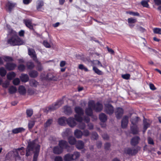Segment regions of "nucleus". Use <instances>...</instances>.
<instances>
[{
  "instance_id": "obj_1",
  "label": "nucleus",
  "mask_w": 161,
  "mask_h": 161,
  "mask_svg": "<svg viewBox=\"0 0 161 161\" xmlns=\"http://www.w3.org/2000/svg\"><path fill=\"white\" fill-rule=\"evenodd\" d=\"M40 148V146L38 144L37 140L29 142L28 145L26 149V156H29L34 152V154L33 161H37Z\"/></svg>"
},
{
  "instance_id": "obj_2",
  "label": "nucleus",
  "mask_w": 161,
  "mask_h": 161,
  "mask_svg": "<svg viewBox=\"0 0 161 161\" xmlns=\"http://www.w3.org/2000/svg\"><path fill=\"white\" fill-rule=\"evenodd\" d=\"M92 109H93L97 112L101 111L103 109V105L98 102L96 105L93 101H90L88 103V108L86 110V114L89 116H91L92 114Z\"/></svg>"
},
{
  "instance_id": "obj_3",
  "label": "nucleus",
  "mask_w": 161,
  "mask_h": 161,
  "mask_svg": "<svg viewBox=\"0 0 161 161\" xmlns=\"http://www.w3.org/2000/svg\"><path fill=\"white\" fill-rule=\"evenodd\" d=\"M7 42L13 46L21 45L24 43V41L17 36L16 33L8 40Z\"/></svg>"
},
{
  "instance_id": "obj_4",
  "label": "nucleus",
  "mask_w": 161,
  "mask_h": 161,
  "mask_svg": "<svg viewBox=\"0 0 161 161\" xmlns=\"http://www.w3.org/2000/svg\"><path fill=\"white\" fill-rule=\"evenodd\" d=\"M68 146L67 142L64 141H61L59 142V146L55 147L53 149V152L55 154L61 153L64 148H67Z\"/></svg>"
},
{
  "instance_id": "obj_5",
  "label": "nucleus",
  "mask_w": 161,
  "mask_h": 161,
  "mask_svg": "<svg viewBox=\"0 0 161 161\" xmlns=\"http://www.w3.org/2000/svg\"><path fill=\"white\" fill-rule=\"evenodd\" d=\"M139 120V118L138 117H135L134 118H132L131 119V122L133 125L134 127L132 126L131 127V130L134 134H137L138 132V129L137 127L135 126L136 124Z\"/></svg>"
},
{
  "instance_id": "obj_6",
  "label": "nucleus",
  "mask_w": 161,
  "mask_h": 161,
  "mask_svg": "<svg viewBox=\"0 0 161 161\" xmlns=\"http://www.w3.org/2000/svg\"><path fill=\"white\" fill-rule=\"evenodd\" d=\"M75 111L77 115H76L75 118L76 120L78 121H80L83 120L81 116L83 114V110L79 107H76L75 108Z\"/></svg>"
},
{
  "instance_id": "obj_7",
  "label": "nucleus",
  "mask_w": 161,
  "mask_h": 161,
  "mask_svg": "<svg viewBox=\"0 0 161 161\" xmlns=\"http://www.w3.org/2000/svg\"><path fill=\"white\" fill-rule=\"evenodd\" d=\"M58 124L61 125H64L67 123L69 126H70V118L69 117L67 118L63 117L58 119Z\"/></svg>"
},
{
  "instance_id": "obj_8",
  "label": "nucleus",
  "mask_w": 161,
  "mask_h": 161,
  "mask_svg": "<svg viewBox=\"0 0 161 161\" xmlns=\"http://www.w3.org/2000/svg\"><path fill=\"white\" fill-rule=\"evenodd\" d=\"M64 103V102L63 100H60L54 104H52L48 108V110L50 111H54L56 109L58 108L62 104Z\"/></svg>"
},
{
  "instance_id": "obj_9",
  "label": "nucleus",
  "mask_w": 161,
  "mask_h": 161,
  "mask_svg": "<svg viewBox=\"0 0 161 161\" xmlns=\"http://www.w3.org/2000/svg\"><path fill=\"white\" fill-rule=\"evenodd\" d=\"M76 143V147L78 149H81L84 146V144L83 142L81 141H79L77 142L74 138L71 137V145Z\"/></svg>"
},
{
  "instance_id": "obj_10",
  "label": "nucleus",
  "mask_w": 161,
  "mask_h": 161,
  "mask_svg": "<svg viewBox=\"0 0 161 161\" xmlns=\"http://www.w3.org/2000/svg\"><path fill=\"white\" fill-rule=\"evenodd\" d=\"M70 131L69 129H66L62 133L63 137L64 138H67L68 139V141L69 143L70 142Z\"/></svg>"
},
{
  "instance_id": "obj_11",
  "label": "nucleus",
  "mask_w": 161,
  "mask_h": 161,
  "mask_svg": "<svg viewBox=\"0 0 161 161\" xmlns=\"http://www.w3.org/2000/svg\"><path fill=\"white\" fill-rule=\"evenodd\" d=\"M105 111L108 114H111L114 112V108L113 107L109 104H105Z\"/></svg>"
},
{
  "instance_id": "obj_12",
  "label": "nucleus",
  "mask_w": 161,
  "mask_h": 161,
  "mask_svg": "<svg viewBox=\"0 0 161 161\" xmlns=\"http://www.w3.org/2000/svg\"><path fill=\"white\" fill-rule=\"evenodd\" d=\"M123 114V110L122 108H117L115 112L116 117L118 119H119Z\"/></svg>"
},
{
  "instance_id": "obj_13",
  "label": "nucleus",
  "mask_w": 161,
  "mask_h": 161,
  "mask_svg": "<svg viewBox=\"0 0 161 161\" xmlns=\"http://www.w3.org/2000/svg\"><path fill=\"white\" fill-rule=\"evenodd\" d=\"M23 149V147H21L20 148L15 149L13 150V153L14 157H15L16 159H20V157L19 155V152L20 151V150Z\"/></svg>"
},
{
  "instance_id": "obj_14",
  "label": "nucleus",
  "mask_w": 161,
  "mask_h": 161,
  "mask_svg": "<svg viewBox=\"0 0 161 161\" xmlns=\"http://www.w3.org/2000/svg\"><path fill=\"white\" fill-rule=\"evenodd\" d=\"M16 66V65L13 63H7L5 65L6 69L9 70H13Z\"/></svg>"
},
{
  "instance_id": "obj_15",
  "label": "nucleus",
  "mask_w": 161,
  "mask_h": 161,
  "mask_svg": "<svg viewBox=\"0 0 161 161\" xmlns=\"http://www.w3.org/2000/svg\"><path fill=\"white\" fill-rule=\"evenodd\" d=\"M128 123V117L125 116L121 121V126L123 128H125L127 126Z\"/></svg>"
},
{
  "instance_id": "obj_16",
  "label": "nucleus",
  "mask_w": 161,
  "mask_h": 161,
  "mask_svg": "<svg viewBox=\"0 0 161 161\" xmlns=\"http://www.w3.org/2000/svg\"><path fill=\"white\" fill-rule=\"evenodd\" d=\"M28 54L31 57L33 58L34 60L36 59V57L35 54V52L33 49L29 48L28 49Z\"/></svg>"
},
{
  "instance_id": "obj_17",
  "label": "nucleus",
  "mask_w": 161,
  "mask_h": 161,
  "mask_svg": "<svg viewBox=\"0 0 161 161\" xmlns=\"http://www.w3.org/2000/svg\"><path fill=\"white\" fill-rule=\"evenodd\" d=\"M24 22L27 27L31 30H33V26L32 25L31 20L30 19H26L24 20Z\"/></svg>"
},
{
  "instance_id": "obj_18",
  "label": "nucleus",
  "mask_w": 161,
  "mask_h": 161,
  "mask_svg": "<svg viewBox=\"0 0 161 161\" xmlns=\"http://www.w3.org/2000/svg\"><path fill=\"white\" fill-rule=\"evenodd\" d=\"M25 130V129L23 127H19L13 129L12 132L13 133L16 134L19 133H21L24 132Z\"/></svg>"
},
{
  "instance_id": "obj_19",
  "label": "nucleus",
  "mask_w": 161,
  "mask_h": 161,
  "mask_svg": "<svg viewBox=\"0 0 161 161\" xmlns=\"http://www.w3.org/2000/svg\"><path fill=\"white\" fill-rule=\"evenodd\" d=\"M20 78L22 82H25L28 81L29 80L28 76L27 74H22L20 76Z\"/></svg>"
},
{
  "instance_id": "obj_20",
  "label": "nucleus",
  "mask_w": 161,
  "mask_h": 161,
  "mask_svg": "<svg viewBox=\"0 0 161 161\" xmlns=\"http://www.w3.org/2000/svg\"><path fill=\"white\" fill-rule=\"evenodd\" d=\"M139 140L140 138L138 136H135L131 139V144L132 145L135 146L138 143Z\"/></svg>"
},
{
  "instance_id": "obj_21",
  "label": "nucleus",
  "mask_w": 161,
  "mask_h": 161,
  "mask_svg": "<svg viewBox=\"0 0 161 161\" xmlns=\"http://www.w3.org/2000/svg\"><path fill=\"white\" fill-rule=\"evenodd\" d=\"M63 112L66 115H69L70 113V107L69 106H65L63 108Z\"/></svg>"
},
{
  "instance_id": "obj_22",
  "label": "nucleus",
  "mask_w": 161,
  "mask_h": 161,
  "mask_svg": "<svg viewBox=\"0 0 161 161\" xmlns=\"http://www.w3.org/2000/svg\"><path fill=\"white\" fill-rule=\"evenodd\" d=\"M137 152V151L135 149H132L131 148H128L125 151L126 153L129 155H133L135 154Z\"/></svg>"
},
{
  "instance_id": "obj_23",
  "label": "nucleus",
  "mask_w": 161,
  "mask_h": 161,
  "mask_svg": "<svg viewBox=\"0 0 161 161\" xmlns=\"http://www.w3.org/2000/svg\"><path fill=\"white\" fill-rule=\"evenodd\" d=\"M19 92L21 94H25L26 92V90L25 87L23 86H20L19 88Z\"/></svg>"
},
{
  "instance_id": "obj_24",
  "label": "nucleus",
  "mask_w": 161,
  "mask_h": 161,
  "mask_svg": "<svg viewBox=\"0 0 161 161\" xmlns=\"http://www.w3.org/2000/svg\"><path fill=\"white\" fill-rule=\"evenodd\" d=\"M99 118L101 121L104 122L107 120V117L104 113H101L99 115Z\"/></svg>"
},
{
  "instance_id": "obj_25",
  "label": "nucleus",
  "mask_w": 161,
  "mask_h": 161,
  "mask_svg": "<svg viewBox=\"0 0 161 161\" xmlns=\"http://www.w3.org/2000/svg\"><path fill=\"white\" fill-rule=\"evenodd\" d=\"M17 90L16 87L12 86L8 88V92L10 94H12L15 93Z\"/></svg>"
},
{
  "instance_id": "obj_26",
  "label": "nucleus",
  "mask_w": 161,
  "mask_h": 161,
  "mask_svg": "<svg viewBox=\"0 0 161 161\" xmlns=\"http://www.w3.org/2000/svg\"><path fill=\"white\" fill-rule=\"evenodd\" d=\"M16 76V74L13 72H12L8 73L7 75V79L9 80H11L13 78Z\"/></svg>"
},
{
  "instance_id": "obj_27",
  "label": "nucleus",
  "mask_w": 161,
  "mask_h": 161,
  "mask_svg": "<svg viewBox=\"0 0 161 161\" xmlns=\"http://www.w3.org/2000/svg\"><path fill=\"white\" fill-rule=\"evenodd\" d=\"M37 72L35 70H32L29 73V75L32 78H35L38 75Z\"/></svg>"
},
{
  "instance_id": "obj_28",
  "label": "nucleus",
  "mask_w": 161,
  "mask_h": 161,
  "mask_svg": "<svg viewBox=\"0 0 161 161\" xmlns=\"http://www.w3.org/2000/svg\"><path fill=\"white\" fill-rule=\"evenodd\" d=\"M36 9L38 10L39 9L41 8L44 5L43 2L42 0H38L36 2Z\"/></svg>"
},
{
  "instance_id": "obj_29",
  "label": "nucleus",
  "mask_w": 161,
  "mask_h": 161,
  "mask_svg": "<svg viewBox=\"0 0 161 161\" xmlns=\"http://www.w3.org/2000/svg\"><path fill=\"white\" fill-rule=\"evenodd\" d=\"M15 4L8 2L6 4V7H7L8 10L10 12L12 9L15 6Z\"/></svg>"
},
{
  "instance_id": "obj_30",
  "label": "nucleus",
  "mask_w": 161,
  "mask_h": 161,
  "mask_svg": "<svg viewBox=\"0 0 161 161\" xmlns=\"http://www.w3.org/2000/svg\"><path fill=\"white\" fill-rule=\"evenodd\" d=\"M128 23L129 24V25L130 27H132L134 25H131V24L134 23L136 22V19L132 18H129L128 19Z\"/></svg>"
},
{
  "instance_id": "obj_31",
  "label": "nucleus",
  "mask_w": 161,
  "mask_h": 161,
  "mask_svg": "<svg viewBox=\"0 0 161 161\" xmlns=\"http://www.w3.org/2000/svg\"><path fill=\"white\" fill-rule=\"evenodd\" d=\"M83 133L82 131L80 130H76L75 132V136L77 138H80L82 136Z\"/></svg>"
},
{
  "instance_id": "obj_32",
  "label": "nucleus",
  "mask_w": 161,
  "mask_h": 161,
  "mask_svg": "<svg viewBox=\"0 0 161 161\" xmlns=\"http://www.w3.org/2000/svg\"><path fill=\"white\" fill-rule=\"evenodd\" d=\"M79 156V153L77 152H75L74 153L72 156H71V160H75L78 158Z\"/></svg>"
},
{
  "instance_id": "obj_33",
  "label": "nucleus",
  "mask_w": 161,
  "mask_h": 161,
  "mask_svg": "<svg viewBox=\"0 0 161 161\" xmlns=\"http://www.w3.org/2000/svg\"><path fill=\"white\" fill-rule=\"evenodd\" d=\"M6 71L4 68L1 67L0 68V75L2 76H4L6 74Z\"/></svg>"
},
{
  "instance_id": "obj_34",
  "label": "nucleus",
  "mask_w": 161,
  "mask_h": 161,
  "mask_svg": "<svg viewBox=\"0 0 161 161\" xmlns=\"http://www.w3.org/2000/svg\"><path fill=\"white\" fill-rule=\"evenodd\" d=\"M143 125H144V132L147 130V128L150 125L147 122V120L146 119L143 120Z\"/></svg>"
},
{
  "instance_id": "obj_35",
  "label": "nucleus",
  "mask_w": 161,
  "mask_h": 161,
  "mask_svg": "<svg viewBox=\"0 0 161 161\" xmlns=\"http://www.w3.org/2000/svg\"><path fill=\"white\" fill-rule=\"evenodd\" d=\"M93 69L94 71L99 75H102L103 74V73L102 71L99 70L98 68L94 66L93 67Z\"/></svg>"
},
{
  "instance_id": "obj_36",
  "label": "nucleus",
  "mask_w": 161,
  "mask_h": 161,
  "mask_svg": "<svg viewBox=\"0 0 161 161\" xmlns=\"http://www.w3.org/2000/svg\"><path fill=\"white\" fill-rule=\"evenodd\" d=\"M30 84L31 86L33 87H36L38 85V82L35 80H32L30 81Z\"/></svg>"
},
{
  "instance_id": "obj_37",
  "label": "nucleus",
  "mask_w": 161,
  "mask_h": 161,
  "mask_svg": "<svg viewBox=\"0 0 161 161\" xmlns=\"http://www.w3.org/2000/svg\"><path fill=\"white\" fill-rule=\"evenodd\" d=\"M53 120L52 119H48L44 124V127H47L50 126Z\"/></svg>"
},
{
  "instance_id": "obj_38",
  "label": "nucleus",
  "mask_w": 161,
  "mask_h": 161,
  "mask_svg": "<svg viewBox=\"0 0 161 161\" xmlns=\"http://www.w3.org/2000/svg\"><path fill=\"white\" fill-rule=\"evenodd\" d=\"M27 66L28 69H31L34 67V64L32 62H28L26 64Z\"/></svg>"
},
{
  "instance_id": "obj_39",
  "label": "nucleus",
  "mask_w": 161,
  "mask_h": 161,
  "mask_svg": "<svg viewBox=\"0 0 161 161\" xmlns=\"http://www.w3.org/2000/svg\"><path fill=\"white\" fill-rule=\"evenodd\" d=\"M26 113L27 116L30 117L33 114V111L32 109H28L26 110Z\"/></svg>"
},
{
  "instance_id": "obj_40",
  "label": "nucleus",
  "mask_w": 161,
  "mask_h": 161,
  "mask_svg": "<svg viewBox=\"0 0 161 161\" xmlns=\"http://www.w3.org/2000/svg\"><path fill=\"white\" fill-rule=\"evenodd\" d=\"M20 82V80L18 78L14 79L13 81V84L15 85H18L19 84Z\"/></svg>"
},
{
  "instance_id": "obj_41",
  "label": "nucleus",
  "mask_w": 161,
  "mask_h": 161,
  "mask_svg": "<svg viewBox=\"0 0 161 161\" xmlns=\"http://www.w3.org/2000/svg\"><path fill=\"white\" fill-rule=\"evenodd\" d=\"M127 14L135 16H139L140 14L137 12H133L132 11H128L126 12Z\"/></svg>"
},
{
  "instance_id": "obj_42",
  "label": "nucleus",
  "mask_w": 161,
  "mask_h": 161,
  "mask_svg": "<svg viewBox=\"0 0 161 161\" xmlns=\"http://www.w3.org/2000/svg\"><path fill=\"white\" fill-rule=\"evenodd\" d=\"M5 61L6 62H11L13 61V58L9 56H5L3 58Z\"/></svg>"
},
{
  "instance_id": "obj_43",
  "label": "nucleus",
  "mask_w": 161,
  "mask_h": 161,
  "mask_svg": "<svg viewBox=\"0 0 161 161\" xmlns=\"http://www.w3.org/2000/svg\"><path fill=\"white\" fill-rule=\"evenodd\" d=\"M78 67L80 69L84 70L85 71H88V69L86 67H85L83 64H79Z\"/></svg>"
},
{
  "instance_id": "obj_44",
  "label": "nucleus",
  "mask_w": 161,
  "mask_h": 161,
  "mask_svg": "<svg viewBox=\"0 0 161 161\" xmlns=\"http://www.w3.org/2000/svg\"><path fill=\"white\" fill-rule=\"evenodd\" d=\"M65 161H70V154L69 153L66 154L64 158Z\"/></svg>"
},
{
  "instance_id": "obj_45",
  "label": "nucleus",
  "mask_w": 161,
  "mask_h": 161,
  "mask_svg": "<svg viewBox=\"0 0 161 161\" xmlns=\"http://www.w3.org/2000/svg\"><path fill=\"white\" fill-rule=\"evenodd\" d=\"M35 125V121H30L28 123V127L29 129H31Z\"/></svg>"
},
{
  "instance_id": "obj_46",
  "label": "nucleus",
  "mask_w": 161,
  "mask_h": 161,
  "mask_svg": "<svg viewBox=\"0 0 161 161\" xmlns=\"http://www.w3.org/2000/svg\"><path fill=\"white\" fill-rule=\"evenodd\" d=\"M25 66L23 64H20L18 66V68L19 70L21 71H24L25 69Z\"/></svg>"
},
{
  "instance_id": "obj_47",
  "label": "nucleus",
  "mask_w": 161,
  "mask_h": 161,
  "mask_svg": "<svg viewBox=\"0 0 161 161\" xmlns=\"http://www.w3.org/2000/svg\"><path fill=\"white\" fill-rule=\"evenodd\" d=\"M153 30L154 33L159 34L161 35V29L159 28H155L153 29Z\"/></svg>"
},
{
  "instance_id": "obj_48",
  "label": "nucleus",
  "mask_w": 161,
  "mask_h": 161,
  "mask_svg": "<svg viewBox=\"0 0 161 161\" xmlns=\"http://www.w3.org/2000/svg\"><path fill=\"white\" fill-rule=\"evenodd\" d=\"M141 4L144 7L148 8L149 6L147 2L145 0L142 1L141 2Z\"/></svg>"
},
{
  "instance_id": "obj_49",
  "label": "nucleus",
  "mask_w": 161,
  "mask_h": 161,
  "mask_svg": "<svg viewBox=\"0 0 161 161\" xmlns=\"http://www.w3.org/2000/svg\"><path fill=\"white\" fill-rule=\"evenodd\" d=\"M82 120L81 121H80V122L79 125V127L81 129H83L85 128L86 125L84 123L81 122Z\"/></svg>"
},
{
  "instance_id": "obj_50",
  "label": "nucleus",
  "mask_w": 161,
  "mask_h": 161,
  "mask_svg": "<svg viewBox=\"0 0 161 161\" xmlns=\"http://www.w3.org/2000/svg\"><path fill=\"white\" fill-rule=\"evenodd\" d=\"M43 45L47 48H50L51 46L47 41H44L43 42Z\"/></svg>"
},
{
  "instance_id": "obj_51",
  "label": "nucleus",
  "mask_w": 161,
  "mask_h": 161,
  "mask_svg": "<svg viewBox=\"0 0 161 161\" xmlns=\"http://www.w3.org/2000/svg\"><path fill=\"white\" fill-rule=\"evenodd\" d=\"M130 75L129 74L123 75H122V77L123 79L126 80H128L129 79L130 77Z\"/></svg>"
},
{
  "instance_id": "obj_52",
  "label": "nucleus",
  "mask_w": 161,
  "mask_h": 161,
  "mask_svg": "<svg viewBox=\"0 0 161 161\" xmlns=\"http://www.w3.org/2000/svg\"><path fill=\"white\" fill-rule=\"evenodd\" d=\"M9 85V82L8 81H6L3 84V87L7 88Z\"/></svg>"
},
{
  "instance_id": "obj_53",
  "label": "nucleus",
  "mask_w": 161,
  "mask_h": 161,
  "mask_svg": "<svg viewBox=\"0 0 161 161\" xmlns=\"http://www.w3.org/2000/svg\"><path fill=\"white\" fill-rule=\"evenodd\" d=\"M38 65L37 66L36 69H37L39 71H41L42 69V67L41 66L40 63V62L38 63Z\"/></svg>"
},
{
  "instance_id": "obj_54",
  "label": "nucleus",
  "mask_w": 161,
  "mask_h": 161,
  "mask_svg": "<svg viewBox=\"0 0 161 161\" xmlns=\"http://www.w3.org/2000/svg\"><path fill=\"white\" fill-rule=\"evenodd\" d=\"M55 161H63L62 158L60 156H56L54 159Z\"/></svg>"
},
{
  "instance_id": "obj_55",
  "label": "nucleus",
  "mask_w": 161,
  "mask_h": 161,
  "mask_svg": "<svg viewBox=\"0 0 161 161\" xmlns=\"http://www.w3.org/2000/svg\"><path fill=\"white\" fill-rule=\"evenodd\" d=\"M150 89L152 90H154L156 89V88L154 85L150 83L149 85Z\"/></svg>"
},
{
  "instance_id": "obj_56",
  "label": "nucleus",
  "mask_w": 161,
  "mask_h": 161,
  "mask_svg": "<svg viewBox=\"0 0 161 161\" xmlns=\"http://www.w3.org/2000/svg\"><path fill=\"white\" fill-rule=\"evenodd\" d=\"M25 33V31L24 30H21L19 32V35L20 36H23Z\"/></svg>"
},
{
  "instance_id": "obj_57",
  "label": "nucleus",
  "mask_w": 161,
  "mask_h": 161,
  "mask_svg": "<svg viewBox=\"0 0 161 161\" xmlns=\"http://www.w3.org/2000/svg\"><path fill=\"white\" fill-rule=\"evenodd\" d=\"M66 64V62L65 61H62L60 62V66L61 67H63Z\"/></svg>"
},
{
  "instance_id": "obj_58",
  "label": "nucleus",
  "mask_w": 161,
  "mask_h": 161,
  "mask_svg": "<svg viewBox=\"0 0 161 161\" xmlns=\"http://www.w3.org/2000/svg\"><path fill=\"white\" fill-rule=\"evenodd\" d=\"M148 143L149 144H153L154 143L153 140L150 137L148 138Z\"/></svg>"
},
{
  "instance_id": "obj_59",
  "label": "nucleus",
  "mask_w": 161,
  "mask_h": 161,
  "mask_svg": "<svg viewBox=\"0 0 161 161\" xmlns=\"http://www.w3.org/2000/svg\"><path fill=\"white\" fill-rule=\"evenodd\" d=\"M32 0H23V3L25 4H27L31 3Z\"/></svg>"
},
{
  "instance_id": "obj_60",
  "label": "nucleus",
  "mask_w": 161,
  "mask_h": 161,
  "mask_svg": "<svg viewBox=\"0 0 161 161\" xmlns=\"http://www.w3.org/2000/svg\"><path fill=\"white\" fill-rule=\"evenodd\" d=\"M110 146V144L109 143H106L105 145V149L106 150H108Z\"/></svg>"
},
{
  "instance_id": "obj_61",
  "label": "nucleus",
  "mask_w": 161,
  "mask_h": 161,
  "mask_svg": "<svg viewBox=\"0 0 161 161\" xmlns=\"http://www.w3.org/2000/svg\"><path fill=\"white\" fill-rule=\"evenodd\" d=\"M107 49L108 52L110 53L111 54H114V52L113 50H112L111 48H110L108 47H107Z\"/></svg>"
},
{
  "instance_id": "obj_62",
  "label": "nucleus",
  "mask_w": 161,
  "mask_h": 161,
  "mask_svg": "<svg viewBox=\"0 0 161 161\" xmlns=\"http://www.w3.org/2000/svg\"><path fill=\"white\" fill-rule=\"evenodd\" d=\"M83 135L85 136H87L89 135V132L87 130H85L83 132Z\"/></svg>"
},
{
  "instance_id": "obj_63",
  "label": "nucleus",
  "mask_w": 161,
  "mask_h": 161,
  "mask_svg": "<svg viewBox=\"0 0 161 161\" xmlns=\"http://www.w3.org/2000/svg\"><path fill=\"white\" fill-rule=\"evenodd\" d=\"M128 70L129 71L132 72L133 71L134 69L133 67L131 65H130L128 67Z\"/></svg>"
},
{
  "instance_id": "obj_64",
  "label": "nucleus",
  "mask_w": 161,
  "mask_h": 161,
  "mask_svg": "<svg viewBox=\"0 0 161 161\" xmlns=\"http://www.w3.org/2000/svg\"><path fill=\"white\" fill-rule=\"evenodd\" d=\"M154 2L155 3L158 5L161 4V0H154Z\"/></svg>"
}]
</instances>
